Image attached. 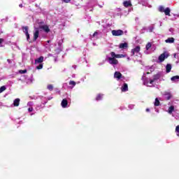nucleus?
Wrapping results in <instances>:
<instances>
[{
    "instance_id": "1",
    "label": "nucleus",
    "mask_w": 179,
    "mask_h": 179,
    "mask_svg": "<svg viewBox=\"0 0 179 179\" xmlns=\"http://www.w3.org/2000/svg\"><path fill=\"white\" fill-rule=\"evenodd\" d=\"M125 57H127L126 55H117L115 52H111L110 57H107L106 60L110 65L115 66V65H118V60L115 58H125Z\"/></svg>"
},
{
    "instance_id": "2",
    "label": "nucleus",
    "mask_w": 179,
    "mask_h": 179,
    "mask_svg": "<svg viewBox=\"0 0 179 179\" xmlns=\"http://www.w3.org/2000/svg\"><path fill=\"white\" fill-rule=\"evenodd\" d=\"M146 78V74L143 73L142 76V80H143V85L145 86H148V87H152L155 85V82H157L160 79V75L156 74L153 76L152 79H150V80Z\"/></svg>"
},
{
    "instance_id": "3",
    "label": "nucleus",
    "mask_w": 179,
    "mask_h": 179,
    "mask_svg": "<svg viewBox=\"0 0 179 179\" xmlns=\"http://www.w3.org/2000/svg\"><path fill=\"white\" fill-rule=\"evenodd\" d=\"M38 24H39L38 29L43 30L45 33H50V27L47 24H44V22L41 21H38Z\"/></svg>"
},
{
    "instance_id": "4",
    "label": "nucleus",
    "mask_w": 179,
    "mask_h": 179,
    "mask_svg": "<svg viewBox=\"0 0 179 179\" xmlns=\"http://www.w3.org/2000/svg\"><path fill=\"white\" fill-rule=\"evenodd\" d=\"M114 78L117 80H124L125 77H124L120 71H115L114 73Z\"/></svg>"
},
{
    "instance_id": "5",
    "label": "nucleus",
    "mask_w": 179,
    "mask_h": 179,
    "mask_svg": "<svg viewBox=\"0 0 179 179\" xmlns=\"http://www.w3.org/2000/svg\"><path fill=\"white\" fill-rule=\"evenodd\" d=\"M159 12H164L166 16H170V8H166L164 9V7L163 6H161L159 7Z\"/></svg>"
},
{
    "instance_id": "6",
    "label": "nucleus",
    "mask_w": 179,
    "mask_h": 179,
    "mask_svg": "<svg viewBox=\"0 0 179 179\" xmlns=\"http://www.w3.org/2000/svg\"><path fill=\"white\" fill-rule=\"evenodd\" d=\"M112 35L115 36H122V34H124V31L121 30V29H117V30H113L111 31Z\"/></svg>"
},
{
    "instance_id": "7",
    "label": "nucleus",
    "mask_w": 179,
    "mask_h": 179,
    "mask_svg": "<svg viewBox=\"0 0 179 179\" xmlns=\"http://www.w3.org/2000/svg\"><path fill=\"white\" fill-rule=\"evenodd\" d=\"M166 58H169V53L164 52L158 57V59L159 62H163Z\"/></svg>"
},
{
    "instance_id": "8",
    "label": "nucleus",
    "mask_w": 179,
    "mask_h": 179,
    "mask_svg": "<svg viewBox=\"0 0 179 179\" xmlns=\"http://www.w3.org/2000/svg\"><path fill=\"white\" fill-rule=\"evenodd\" d=\"M22 30L26 35L27 41H29L30 40V34H29V27H23Z\"/></svg>"
},
{
    "instance_id": "9",
    "label": "nucleus",
    "mask_w": 179,
    "mask_h": 179,
    "mask_svg": "<svg viewBox=\"0 0 179 179\" xmlns=\"http://www.w3.org/2000/svg\"><path fill=\"white\" fill-rule=\"evenodd\" d=\"M139 51H141V46L137 45L136 48L131 50V57H133V55H135V54H138Z\"/></svg>"
},
{
    "instance_id": "10",
    "label": "nucleus",
    "mask_w": 179,
    "mask_h": 179,
    "mask_svg": "<svg viewBox=\"0 0 179 179\" xmlns=\"http://www.w3.org/2000/svg\"><path fill=\"white\" fill-rule=\"evenodd\" d=\"M61 106L62 108H68V107H69V105H68V100L66 99H64L62 101Z\"/></svg>"
},
{
    "instance_id": "11",
    "label": "nucleus",
    "mask_w": 179,
    "mask_h": 179,
    "mask_svg": "<svg viewBox=\"0 0 179 179\" xmlns=\"http://www.w3.org/2000/svg\"><path fill=\"white\" fill-rule=\"evenodd\" d=\"M40 34V31L38 28L35 29V32L34 33V41H36L38 38V35Z\"/></svg>"
},
{
    "instance_id": "12",
    "label": "nucleus",
    "mask_w": 179,
    "mask_h": 179,
    "mask_svg": "<svg viewBox=\"0 0 179 179\" xmlns=\"http://www.w3.org/2000/svg\"><path fill=\"white\" fill-rule=\"evenodd\" d=\"M44 61V57L41 56L39 58L35 59V64H41Z\"/></svg>"
},
{
    "instance_id": "13",
    "label": "nucleus",
    "mask_w": 179,
    "mask_h": 179,
    "mask_svg": "<svg viewBox=\"0 0 179 179\" xmlns=\"http://www.w3.org/2000/svg\"><path fill=\"white\" fill-rule=\"evenodd\" d=\"M19 104H20V99L17 98L13 101L14 107H19Z\"/></svg>"
},
{
    "instance_id": "14",
    "label": "nucleus",
    "mask_w": 179,
    "mask_h": 179,
    "mask_svg": "<svg viewBox=\"0 0 179 179\" xmlns=\"http://www.w3.org/2000/svg\"><path fill=\"white\" fill-rule=\"evenodd\" d=\"M122 92H128V84L124 83L121 87Z\"/></svg>"
},
{
    "instance_id": "15",
    "label": "nucleus",
    "mask_w": 179,
    "mask_h": 179,
    "mask_svg": "<svg viewBox=\"0 0 179 179\" xmlns=\"http://www.w3.org/2000/svg\"><path fill=\"white\" fill-rule=\"evenodd\" d=\"M171 80L172 82H173L174 83H176V82H178V81H179V76H173V77L171 78Z\"/></svg>"
},
{
    "instance_id": "16",
    "label": "nucleus",
    "mask_w": 179,
    "mask_h": 179,
    "mask_svg": "<svg viewBox=\"0 0 179 179\" xmlns=\"http://www.w3.org/2000/svg\"><path fill=\"white\" fill-rule=\"evenodd\" d=\"M164 96L166 100H170V99H171V94H170V92H165Z\"/></svg>"
},
{
    "instance_id": "17",
    "label": "nucleus",
    "mask_w": 179,
    "mask_h": 179,
    "mask_svg": "<svg viewBox=\"0 0 179 179\" xmlns=\"http://www.w3.org/2000/svg\"><path fill=\"white\" fill-rule=\"evenodd\" d=\"M123 5L125 8H128L129 6H131L132 4H131V1H124Z\"/></svg>"
},
{
    "instance_id": "18",
    "label": "nucleus",
    "mask_w": 179,
    "mask_h": 179,
    "mask_svg": "<svg viewBox=\"0 0 179 179\" xmlns=\"http://www.w3.org/2000/svg\"><path fill=\"white\" fill-rule=\"evenodd\" d=\"M174 38H168L166 40H165V43L172 44V43H174Z\"/></svg>"
},
{
    "instance_id": "19",
    "label": "nucleus",
    "mask_w": 179,
    "mask_h": 179,
    "mask_svg": "<svg viewBox=\"0 0 179 179\" xmlns=\"http://www.w3.org/2000/svg\"><path fill=\"white\" fill-rule=\"evenodd\" d=\"M119 47H120V48H122L123 50L125 48H128V43H120Z\"/></svg>"
},
{
    "instance_id": "20",
    "label": "nucleus",
    "mask_w": 179,
    "mask_h": 179,
    "mask_svg": "<svg viewBox=\"0 0 179 179\" xmlns=\"http://www.w3.org/2000/svg\"><path fill=\"white\" fill-rule=\"evenodd\" d=\"M171 68H172L171 64H168L166 65V73H169V72L171 71Z\"/></svg>"
},
{
    "instance_id": "21",
    "label": "nucleus",
    "mask_w": 179,
    "mask_h": 179,
    "mask_svg": "<svg viewBox=\"0 0 179 179\" xmlns=\"http://www.w3.org/2000/svg\"><path fill=\"white\" fill-rule=\"evenodd\" d=\"M104 94H99L96 97V101H100V100H103Z\"/></svg>"
},
{
    "instance_id": "22",
    "label": "nucleus",
    "mask_w": 179,
    "mask_h": 179,
    "mask_svg": "<svg viewBox=\"0 0 179 179\" xmlns=\"http://www.w3.org/2000/svg\"><path fill=\"white\" fill-rule=\"evenodd\" d=\"M173 111H174V106H171L169 108L168 113L169 114H173Z\"/></svg>"
},
{
    "instance_id": "23",
    "label": "nucleus",
    "mask_w": 179,
    "mask_h": 179,
    "mask_svg": "<svg viewBox=\"0 0 179 179\" xmlns=\"http://www.w3.org/2000/svg\"><path fill=\"white\" fill-rule=\"evenodd\" d=\"M154 29H155V26L151 25V26L148 27L147 31H149L150 33H152V31H153Z\"/></svg>"
},
{
    "instance_id": "24",
    "label": "nucleus",
    "mask_w": 179,
    "mask_h": 179,
    "mask_svg": "<svg viewBox=\"0 0 179 179\" xmlns=\"http://www.w3.org/2000/svg\"><path fill=\"white\" fill-rule=\"evenodd\" d=\"M154 104L156 107L160 106V101H159V99L156 98Z\"/></svg>"
},
{
    "instance_id": "25",
    "label": "nucleus",
    "mask_w": 179,
    "mask_h": 179,
    "mask_svg": "<svg viewBox=\"0 0 179 179\" xmlns=\"http://www.w3.org/2000/svg\"><path fill=\"white\" fill-rule=\"evenodd\" d=\"M69 85H72V87H71V89H73V87H74V86H76V83L75 81L71 80V81L69 82Z\"/></svg>"
},
{
    "instance_id": "26",
    "label": "nucleus",
    "mask_w": 179,
    "mask_h": 179,
    "mask_svg": "<svg viewBox=\"0 0 179 179\" xmlns=\"http://www.w3.org/2000/svg\"><path fill=\"white\" fill-rule=\"evenodd\" d=\"M97 36H99V32L95 31V32L93 34L92 36L91 35V36H90L91 40L93 38V37H97Z\"/></svg>"
},
{
    "instance_id": "27",
    "label": "nucleus",
    "mask_w": 179,
    "mask_h": 179,
    "mask_svg": "<svg viewBox=\"0 0 179 179\" xmlns=\"http://www.w3.org/2000/svg\"><path fill=\"white\" fill-rule=\"evenodd\" d=\"M6 90V87L2 86L0 87V93H2L3 92H5Z\"/></svg>"
},
{
    "instance_id": "28",
    "label": "nucleus",
    "mask_w": 179,
    "mask_h": 179,
    "mask_svg": "<svg viewBox=\"0 0 179 179\" xmlns=\"http://www.w3.org/2000/svg\"><path fill=\"white\" fill-rule=\"evenodd\" d=\"M34 104V103H33V101H29L27 103V107H33Z\"/></svg>"
},
{
    "instance_id": "29",
    "label": "nucleus",
    "mask_w": 179,
    "mask_h": 179,
    "mask_svg": "<svg viewBox=\"0 0 179 179\" xmlns=\"http://www.w3.org/2000/svg\"><path fill=\"white\" fill-rule=\"evenodd\" d=\"M150 47H152V43H148L146 45L145 48H146V50H149V48H150Z\"/></svg>"
},
{
    "instance_id": "30",
    "label": "nucleus",
    "mask_w": 179,
    "mask_h": 179,
    "mask_svg": "<svg viewBox=\"0 0 179 179\" xmlns=\"http://www.w3.org/2000/svg\"><path fill=\"white\" fill-rule=\"evenodd\" d=\"M48 90L52 91L54 89V87L52 86V85H48Z\"/></svg>"
},
{
    "instance_id": "31",
    "label": "nucleus",
    "mask_w": 179,
    "mask_h": 179,
    "mask_svg": "<svg viewBox=\"0 0 179 179\" xmlns=\"http://www.w3.org/2000/svg\"><path fill=\"white\" fill-rule=\"evenodd\" d=\"M36 69H43V64L40 63V64L36 66Z\"/></svg>"
},
{
    "instance_id": "32",
    "label": "nucleus",
    "mask_w": 179,
    "mask_h": 179,
    "mask_svg": "<svg viewBox=\"0 0 179 179\" xmlns=\"http://www.w3.org/2000/svg\"><path fill=\"white\" fill-rule=\"evenodd\" d=\"M129 110H134V107H135V105H134V104H130V105H129Z\"/></svg>"
},
{
    "instance_id": "33",
    "label": "nucleus",
    "mask_w": 179,
    "mask_h": 179,
    "mask_svg": "<svg viewBox=\"0 0 179 179\" xmlns=\"http://www.w3.org/2000/svg\"><path fill=\"white\" fill-rule=\"evenodd\" d=\"M62 51L61 48H59L58 49L55 50V52L57 54H59V52Z\"/></svg>"
},
{
    "instance_id": "34",
    "label": "nucleus",
    "mask_w": 179,
    "mask_h": 179,
    "mask_svg": "<svg viewBox=\"0 0 179 179\" xmlns=\"http://www.w3.org/2000/svg\"><path fill=\"white\" fill-rule=\"evenodd\" d=\"M27 72V70H20V73H26Z\"/></svg>"
},
{
    "instance_id": "35",
    "label": "nucleus",
    "mask_w": 179,
    "mask_h": 179,
    "mask_svg": "<svg viewBox=\"0 0 179 179\" xmlns=\"http://www.w3.org/2000/svg\"><path fill=\"white\" fill-rule=\"evenodd\" d=\"M28 111H29V113H31L33 111V107H29L28 108Z\"/></svg>"
},
{
    "instance_id": "36",
    "label": "nucleus",
    "mask_w": 179,
    "mask_h": 179,
    "mask_svg": "<svg viewBox=\"0 0 179 179\" xmlns=\"http://www.w3.org/2000/svg\"><path fill=\"white\" fill-rule=\"evenodd\" d=\"M176 132L179 133V125H178L176 128Z\"/></svg>"
},
{
    "instance_id": "37",
    "label": "nucleus",
    "mask_w": 179,
    "mask_h": 179,
    "mask_svg": "<svg viewBox=\"0 0 179 179\" xmlns=\"http://www.w3.org/2000/svg\"><path fill=\"white\" fill-rule=\"evenodd\" d=\"M2 41H3V39L0 38V47H2Z\"/></svg>"
},
{
    "instance_id": "38",
    "label": "nucleus",
    "mask_w": 179,
    "mask_h": 179,
    "mask_svg": "<svg viewBox=\"0 0 179 179\" xmlns=\"http://www.w3.org/2000/svg\"><path fill=\"white\" fill-rule=\"evenodd\" d=\"M169 31H171V33H173L174 31V29L173 28H170L169 29Z\"/></svg>"
},
{
    "instance_id": "39",
    "label": "nucleus",
    "mask_w": 179,
    "mask_h": 179,
    "mask_svg": "<svg viewBox=\"0 0 179 179\" xmlns=\"http://www.w3.org/2000/svg\"><path fill=\"white\" fill-rule=\"evenodd\" d=\"M7 61H8V64H12V60L8 59Z\"/></svg>"
},
{
    "instance_id": "40",
    "label": "nucleus",
    "mask_w": 179,
    "mask_h": 179,
    "mask_svg": "<svg viewBox=\"0 0 179 179\" xmlns=\"http://www.w3.org/2000/svg\"><path fill=\"white\" fill-rule=\"evenodd\" d=\"M85 79H86V76H84V77L81 79V80H83V82H85Z\"/></svg>"
},
{
    "instance_id": "41",
    "label": "nucleus",
    "mask_w": 179,
    "mask_h": 179,
    "mask_svg": "<svg viewBox=\"0 0 179 179\" xmlns=\"http://www.w3.org/2000/svg\"><path fill=\"white\" fill-rule=\"evenodd\" d=\"M145 111H147V113H149V112L150 111V109L147 108V109L145 110Z\"/></svg>"
},
{
    "instance_id": "42",
    "label": "nucleus",
    "mask_w": 179,
    "mask_h": 179,
    "mask_svg": "<svg viewBox=\"0 0 179 179\" xmlns=\"http://www.w3.org/2000/svg\"><path fill=\"white\" fill-rule=\"evenodd\" d=\"M19 6L20 8H23V4H20Z\"/></svg>"
},
{
    "instance_id": "43",
    "label": "nucleus",
    "mask_w": 179,
    "mask_h": 179,
    "mask_svg": "<svg viewBox=\"0 0 179 179\" xmlns=\"http://www.w3.org/2000/svg\"><path fill=\"white\" fill-rule=\"evenodd\" d=\"M104 64V62H103L102 63H99V65H103Z\"/></svg>"
},
{
    "instance_id": "44",
    "label": "nucleus",
    "mask_w": 179,
    "mask_h": 179,
    "mask_svg": "<svg viewBox=\"0 0 179 179\" xmlns=\"http://www.w3.org/2000/svg\"><path fill=\"white\" fill-rule=\"evenodd\" d=\"M73 68L74 69H76V65L73 66Z\"/></svg>"
},
{
    "instance_id": "45",
    "label": "nucleus",
    "mask_w": 179,
    "mask_h": 179,
    "mask_svg": "<svg viewBox=\"0 0 179 179\" xmlns=\"http://www.w3.org/2000/svg\"><path fill=\"white\" fill-rule=\"evenodd\" d=\"M48 57H52V54H49Z\"/></svg>"
},
{
    "instance_id": "46",
    "label": "nucleus",
    "mask_w": 179,
    "mask_h": 179,
    "mask_svg": "<svg viewBox=\"0 0 179 179\" xmlns=\"http://www.w3.org/2000/svg\"><path fill=\"white\" fill-rule=\"evenodd\" d=\"M127 60H128V61H131V58L127 57Z\"/></svg>"
},
{
    "instance_id": "47",
    "label": "nucleus",
    "mask_w": 179,
    "mask_h": 179,
    "mask_svg": "<svg viewBox=\"0 0 179 179\" xmlns=\"http://www.w3.org/2000/svg\"><path fill=\"white\" fill-rule=\"evenodd\" d=\"M47 43H51V41H48Z\"/></svg>"
},
{
    "instance_id": "48",
    "label": "nucleus",
    "mask_w": 179,
    "mask_h": 179,
    "mask_svg": "<svg viewBox=\"0 0 179 179\" xmlns=\"http://www.w3.org/2000/svg\"><path fill=\"white\" fill-rule=\"evenodd\" d=\"M30 115H34V113H31Z\"/></svg>"
},
{
    "instance_id": "49",
    "label": "nucleus",
    "mask_w": 179,
    "mask_h": 179,
    "mask_svg": "<svg viewBox=\"0 0 179 179\" xmlns=\"http://www.w3.org/2000/svg\"><path fill=\"white\" fill-rule=\"evenodd\" d=\"M177 136H178V137H179V133H177Z\"/></svg>"
},
{
    "instance_id": "50",
    "label": "nucleus",
    "mask_w": 179,
    "mask_h": 179,
    "mask_svg": "<svg viewBox=\"0 0 179 179\" xmlns=\"http://www.w3.org/2000/svg\"><path fill=\"white\" fill-rule=\"evenodd\" d=\"M52 98H48V100H50Z\"/></svg>"
},
{
    "instance_id": "51",
    "label": "nucleus",
    "mask_w": 179,
    "mask_h": 179,
    "mask_svg": "<svg viewBox=\"0 0 179 179\" xmlns=\"http://www.w3.org/2000/svg\"><path fill=\"white\" fill-rule=\"evenodd\" d=\"M155 111H157V113H159V110H156Z\"/></svg>"
},
{
    "instance_id": "52",
    "label": "nucleus",
    "mask_w": 179,
    "mask_h": 179,
    "mask_svg": "<svg viewBox=\"0 0 179 179\" xmlns=\"http://www.w3.org/2000/svg\"><path fill=\"white\" fill-rule=\"evenodd\" d=\"M73 78H75V75H73Z\"/></svg>"
},
{
    "instance_id": "53",
    "label": "nucleus",
    "mask_w": 179,
    "mask_h": 179,
    "mask_svg": "<svg viewBox=\"0 0 179 179\" xmlns=\"http://www.w3.org/2000/svg\"><path fill=\"white\" fill-rule=\"evenodd\" d=\"M172 117H174V115L172 114Z\"/></svg>"
},
{
    "instance_id": "54",
    "label": "nucleus",
    "mask_w": 179,
    "mask_h": 179,
    "mask_svg": "<svg viewBox=\"0 0 179 179\" xmlns=\"http://www.w3.org/2000/svg\"><path fill=\"white\" fill-rule=\"evenodd\" d=\"M94 45H96V43H94Z\"/></svg>"
},
{
    "instance_id": "55",
    "label": "nucleus",
    "mask_w": 179,
    "mask_h": 179,
    "mask_svg": "<svg viewBox=\"0 0 179 179\" xmlns=\"http://www.w3.org/2000/svg\"><path fill=\"white\" fill-rule=\"evenodd\" d=\"M55 61H57V59H55Z\"/></svg>"
}]
</instances>
